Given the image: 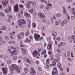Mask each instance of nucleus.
Wrapping results in <instances>:
<instances>
[{"mask_svg": "<svg viewBox=\"0 0 75 75\" xmlns=\"http://www.w3.org/2000/svg\"><path fill=\"white\" fill-rule=\"evenodd\" d=\"M9 69L10 72H13L14 70H16L17 72H20V70L17 66L16 64H11L9 66Z\"/></svg>", "mask_w": 75, "mask_h": 75, "instance_id": "1", "label": "nucleus"}, {"mask_svg": "<svg viewBox=\"0 0 75 75\" xmlns=\"http://www.w3.org/2000/svg\"><path fill=\"white\" fill-rule=\"evenodd\" d=\"M8 49L9 52H10L12 56H13L15 54V53L16 52V51H17V49L12 46H10L8 47Z\"/></svg>", "mask_w": 75, "mask_h": 75, "instance_id": "2", "label": "nucleus"}, {"mask_svg": "<svg viewBox=\"0 0 75 75\" xmlns=\"http://www.w3.org/2000/svg\"><path fill=\"white\" fill-rule=\"evenodd\" d=\"M18 23L20 27H21V25L22 24H26V22L24 19H21L18 21Z\"/></svg>", "mask_w": 75, "mask_h": 75, "instance_id": "3", "label": "nucleus"}, {"mask_svg": "<svg viewBox=\"0 0 75 75\" xmlns=\"http://www.w3.org/2000/svg\"><path fill=\"white\" fill-rule=\"evenodd\" d=\"M52 42H50L47 45V49L48 50H50V51L52 50Z\"/></svg>", "mask_w": 75, "mask_h": 75, "instance_id": "4", "label": "nucleus"}, {"mask_svg": "<svg viewBox=\"0 0 75 75\" xmlns=\"http://www.w3.org/2000/svg\"><path fill=\"white\" fill-rule=\"evenodd\" d=\"M40 38V35L38 34L35 33L34 34V38L36 41H38L39 38Z\"/></svg>", "mask_w": 75, "mask_h": 75, "instance_id": "5", "label": "nucleus"}, {"mask_svg": "<svg viewBox=\"0 0 75 75\" xmlns=\"http://www.w3.org/2000/svg\"><path fill=\"white\" fill-rule=\"evenodd\" d=\"M14 10L15 12H18V10H19V9L18 8V5L17 4L15 5L14 7Z\"/></svg>", "mask_w": 75, "mask_h": 75, "instance_id": "6", "label": "nucleus"}, {"mask_svg": "<svg viewBox=\"0 0 75 75\" xmlns=\"http://www.w3.org/2000/svg\"><path fill=\"white\" fill-rule=\"evenodd\" d=\"M49 62H50V59H47L46 61V64L47 68H48L50 67V64L49 63Z\"/></svg>", "mask_w": 75, "mask_h": 75, "instance_id": "7", "label": "nucleus"}, {"mask_svg": "<svg viewBox=\"0 0 75 75\" xmlns=\"http://www.w3.org/2000/svg\"><path fill=\"white\" fill-rule=\"evenodd\" d=\"M2 70L3 71V73H4L5 75L7 74V68L5 67H3L2 68Z\"/></svg>", "mask_w": 75, "mask_h": 75, "instance_id": "8", "label": "nucleus"}, {"mask_svg": "<svg viewBox=\"0 0 75 75\" xmlns=\"http://www.w3.org/2000/svg\"><path fill=\"white\" fill-rule=\"evenodd\" d=\"M38 16L40 17H42V18H44L45 17V16L44 14L43 13H39L38 14Z\"/></svg>", "mask_w": 75, "mask_h": 75, "instance_id": "9", "label": "nucleus"}, {"mask_svg": "<svg viewBox=\"0 0 75 75\" xmlns=\"http://www.w3.org/2000/svg\"><path fill=\"white\" fill-rule=\"evenodd\" d=\"M38 54V52L37 50H34L33 53V55L34 57H35V56L37 55V54Z\"/></svg>", "mask_w": 75, "mask_h": 75, "instance_id": "10", "label": "nucleus"}, {"mask_svg": "<svg viewBox=\"0 0 75 75\" xmlns=\"http://www.w3.org/2000/svg\"><path fill=\"white\" fill-rule=\"evenodd\" d=\"M23 60L25 61L26 62H27L28 63H30V60L27 57H25L24 58Z\"/></svg>", "mask_w": 75, "mask_h": 75, "instance_id": "11", "label": "nucleus"}, {"mask_svg": "<svg viewBox=\"0 0 75 75\" xmlns=\"http://www.w3.org/2000/svg\"><path fill=\"white\" fill-rule=\"evenodd\" d=\"M8 8L9 9V10L7 9H5V13H9V11H10V10H11V7L9 6L8 7Z\"/></svg>", "mask_w": 75, "mask_h": 75, "instance_id": "12", "label": "nucleus"}, {"mask_svg": "<svg viewBox=\"0 0 75 75\" xmlns=\"http://www.w3.org/2000/svg\"><path fill=\"white\" fill-rule=\"evenodd\" d=\"M30 74L31 75H35L36 74V71L35 70H34L33 71H30Z\"/></svg>", "mask_w": 75, "mask_h": 75, "instance_id": "13", "label": "nucleus"}, {"mask_svg": "<svg viewBox=\"0 0 75 75\" xmlns=\"http://www.w3.org/2000/svg\"><path fill=\"white\" fill-rule=\"evenodd\" d=\"M21 51H22L23 52V54L24 55H25V54H26L27 52H26V50L25 49H23V48H21Z\"/></svg>", "mask_w": 75, "mask_h": 75, "instance_id": "14", "label": "nucleus"}, {"mask_svg": "<svg viewBox=\"0 0 75 75\" xmlns=\"http://www.w3.org/2000/svg\"><path fill=\"white\" fill-rule=\"evenodd\" d=\"M2 4L4 6H6V4H7V2L6 1H3L2 2Z\"/></svg>", "mask_w": 75, "mask_h": 75, "instance_id": "15", "label": "nucleus"}, {"mask_svg": "<svg viewBox=\"0 0 75 75\" xmlns=\"http://www.w3.org/2000/svg\"><path fill=\"white\" fill-rule=\"evenodd\" d=\"M52 75H57L58 74V71H52Z\"/></svg>", "mask_w": 75, "mask_h": 75, "instance_id": "16", "label": "nucleus"}, {"mask_svg": "<svg viewBox=\"0 0 75 75\" xmlns=\"http://www.w3.org/2000/svg\"><path fill=\"white\" fill-rule=\"evenodd\" d=\"M71 13L72 14H74V16H75V9L74 8L72 9H71Z\"/></svg>", "mask_w": 75, "mask_h": 75, "instance_id": "17", "label": "nucleus"}, {"mask_svg": "<svg viewBox=\"0 0 75 75\" xmlns=\"http://www.w3.org/2000/svg\"><path fill=\"white\" fill-rule=\"evenodd\" d=\"M34 9H30L29 10V12L30 13H33L34 12Z\"/></svg>", "mask_w": 75, "mask_h": 75, "instance_id": "18", "label": "nucleus"}, {"mask_svg": "<svg viewBox=\"0 0 75 75\" xmlns=\"http://www.w3.org/2000/svg\"><path fill=\"white\" fill-rule=\"evenodd\" d=\"M24 72L25 73H27L28 72V69H26V68H24Z\"/></svg>", "mask_w": 75, "mask_h": 75, "instance_id": "19", "label": "nucleus"}, {"mask_svg": "<svg viewBox=\"0 0 75 75\" xmlns=\"http://www.w3.org/2000/svg\"><path fill=\"white\" fill-rule=\"evenodd\" d=\"M52 63H53V64H50V67H52V66H54L55 65H56V63H55V62H53Z\"/></svg>", "mask_w": 75, "mask_h": 75, "instance_id": "20", "label": "nucleus"}, {"mask_svg": "<svg viewBox=\"0 0 75 75\" xmlns=\"http://www.w3.org/2000/svg\"><path fill=\"white\" fill-rule=\"evenodd\" d=\"M53 36H56L57 35V33L53 32L52 33Z\"/></svg>", "mask_w": 75, "mask_h": 75, "instance_id": "21", "label": "nucleus"}, {"mask_svg": "<svg viewBox=\"0 0 75 75\" xmlns=\"http://www.w3.org/2000/svg\"><path fill=\"white\" fill-rule=\"evenodd\" d=\"M72 38L73 40H74V41H73V42L75 43V35H72Z\"/></svg>", "mask_w": 75, "mask_h": 75, "instance_id": "22", "label": "nucleus"}, {"mask_svg": "<svg viewBox=\"0 0 75 75\" xmlns=\"http://www.w3.org/2000/svg\"><path fill=\"white\" fill-rule=\"evenodd\" d=\"M63 9H64L63 10V12L64 14H67V12H66V11H65V7L63 6Z\"/></svg>", "mask_w": 75, "mask_h": 75, "instance_id": "23", "label": "nucleus"}, {"mask_svg": "<svg viewBox=\"0 0 75 75\" xmlns=\"http://www.w3.org/2000/svg\"><path fill=\"white\" fill-rule=\"evenodd\" d=\"M24 14L26 16V17H28V16H30V14L26 12L24 13Z\"/></svg>", "mask_w": 75, "mask_h": 75, "instance_id": "24", "label": "nucleus"}, {"mask_svg": "<svg viewBox=\"0 0 75 75\" xmlns=\"http://www.w3.org/2000/svg\"><path fill=\"white\" fill-rule=\"evenodd\" d=\"M11 62V60H9L7 62V64L8 65H9V64H10Z\"/></svg>", "mask_w": 75, "mask_h": 75, "instance_id": "25", "label": "nucleus"}, {"mask_svg": "<svg viewBox=\"0 0 75 75\" xmlns=\"http://www.w3.org/2000/svg\"><path fill=\"white\" fill-rule=\"evenodd\" d=\"M69 40L70 41V42H72V39L71 37H69Z\"/></svg>", "mask_w": 75, "mask_h": 75, "instance_id": "26", "label": "nucleus"}, {"mask_svg": "<svg viewBox=\"0 0 75 75\" xmlns=\"http://www.w3.org/2000/svg\"><path fill=\"white\" fill-rule=\"evenodd\" d=\"M32 24L33 27H34V28H35V27H36V23H33Z\"/></svg>", "mask_w": 75, "mask_h": 75, "instance_id": "27", "label": "nucleus"}, {"mask_svg": "<svg viewBox=\"0 0 75 75\" xmlns=\"http://www.w3.org/2000/svg\"><path fill=\"white\" fill-rule=\"evenodd\" d=\"M10 2L11 4H14V1L13 0H11L10 1Z\"/></svg>", "mask_w": 75, "mask_h": 75, "instance_id": "28", "label": "nucleus"}, {"mask_svg": "<svg viewBox=\"0 0 75 75\" xmlns=\"http://www.w3.org/2000/svg\"><path fill=\"white\" fill-rule=\"evenodd\" d=\"M71 55V53L70 52H68V54L67 55V58H69L70 57V55Z\"/></svg>", "mask_w": 75, "mask_h": 75, "instance_id": "29", "label": "nucleus"}, {"mask_svg": "<svg viewBox=\"0 0 75 75\" xmlns=\"http://www.w3.org/2000/svg\"><path fill=\"white\" fill-rule=\"evenodd\" d=\"M60 44L62 45V46H63L65 45V42H61L60 43Z\"/></svg>", "mask_w": 75, "mask_h": 75, "instance_id": "30", "label": "nucleus"}, {"mask_svg": "<svg viewBox=\"0 0 75 75\" xmlns=\"http://www.w3.org/2000/svg\"><path fill=\"white\" fill-rule=\"evenodd\" d=\"M57 67H59V68H61V64L60 63H59L57 64Z\"/></svg>", "mask_w": 75, "mask_h": 75, "instance_id": "31", "label": "nucleus"}, {"mask_svg": "<svg viewBox=\"0 0 75 75\" xmlns=\"http://www.w3.org/2000/svg\"><path fill=\"white\" fill-rule=\"evenodd\" d=\"M0 14L1 16L3 17H4L5 16V15H4V14L3 13V12H1L0 13Z\"/></svg>", "mask_w": 75, "mask_h": 75, "instance_id": "32", "label": "nucleus"}, {"mask_svg": "<svg viewBox=\"0 0 75 75\" xmlns=\"http://www.w3.org/2000/svg\"><path fill=\"white\" fill-rule=\"evenodd\" d=\"M16 59H17V56H14L13 57V60H15Z\"/></svg>", "mask_w": 75, "mask_h": 75, "instance_id": "33", "label": "nucleus"}, {"mask_svg": "<svg viewBox=\"0 0 75 75\" xmlns=\"http://www.w3.org/2000/svg\"><path fill=\"white\" fill-rule=\"evenodd\" d=\"M26 41H28V42H31V40H29L28 38H27L26 39Z\"/></svg>", "mask_w": 75, "mask_h": 75, "instance_id": "34", "label": "nucleus"}, {"mask_svg": "<svg viewBox=\"0 0 75 75\" xmlns=\"http://www.w3.org/2000/svg\"><path fill=\"white\" fill-rule=\"evenodd\" d=\"M57 51L58 52H59V53H61V52L60 51V50H59V49H57Z\"/></svg>", "mask_w": 75, "mask_h": 75, "instance_id": "35", "label": "nucleus"}, {"mask_svg": "<svg viewBox=\"0 0 75 75\" xmlns=\"http://www.w3.org/2000/svg\"><path fill=\"white\" fill-rule=\"evenodd\" d=\"M46 53V50H45V51H44L43 52H42L41 53V54L42 55V54H45Z\"/></svg>", "mask_w": 75, "mask_h": 75, "instance_id": "36", "label": "nucleus"}, {"mask_svg": "<svg viewBox=\"0 0 75 75\" xmlns=\"http://www.w3.org/2000/svg\"><path fill=\"white\" fill-rule=\"evenodd\" d=\"M46 53V50H45V51H44L43 52H42L41 53V54L42 55V54H45Z\"/></svg>", "mask_w": 75, "mask_h": 75, "instance_id": "37", "label": "nucleus"}, {"mask_svg": "<svg viewBox=\"0 0 75 75\" xmlns=\"http://www.w3.org/2000/svg\"><path fill=\"white\" fill-rule=\"evenodd\" d=\"M18 39H20V38H21V36L20 34H18Z\"/></svg>", "mask_w": 75, "mask_h": 75, "instance_id": "38", "label": "nucleus"}, {"mask_svg": "<svg viewBox=\"0 0 75 75\" xmlns=\"http://www.w3.org/2000/svg\"><path fill=\"white\" fill-rule=\"evenodd\" d=\"M38 69L39 71H42V68L40 67H39Z\"/></svg>", "mask_w": 75, "mask_h": 75, "instance_id": "39", "label": "nucleus"}, {"mask_svg": "<svg viewBox=\"0 0 75 75\" xmlns=\"http://www.w3.org/2000/svg\"><path fill=\"white\" fill-rule=\"evenodd\" d=\"M30 71H34V67H30Z\"/></svg>", "mask_w": 75, "mask_h": 75, "instance_id": "40", "label": "nucleus"}, {"mask_svg": "<svg viewBox=\"0 0 75 75\" xmlns=\"http://www.w3.org/2000/svg\"><path fill=\"white\" fill-rule=\"evenodd\" d=\"M67 19H65L64 21H63V23H64V24H66V23H67Z\"/></svg>", "mask_w": 75, "mask_h": 75, "instance_id": "41", "label": "nucleus"}, {"mask_svg": "<svg viewBox=\"0 0 75 75\" xmlns=\"http://www.w3.org/2000/svg\"><path fill=\"white\" fill-rule=\"evenodd\" d=\"M19 7L20 8H23V7H24V6H23V5H20L19 6Z\"/></svg>", "mask_w": 75, "mask_h": 75, "instance_id": "42", "label": "nucleus"}, {"mask_svg": "<svg viewBox=\"0 0 75 75\" xmlns=\"http://www.w3.org/2000/svg\"><path fill=\"white\" fill-rule=\"evenodd\" d=\"M57 41H60V40H61V38L59 37H58L57 38Z\"/></svg>", "mask_w": 75, "mask_h": 75, "instance_id": "43", "label": "nucleus"}, {"mask_svg": "<svg viewBox=\"0 0 75 75\" xmlns=\"http://www.w3.org/2000/svg\"><path fill=\"white\" fill-rule=\"evenodd\" d=\"M27 3L29 4H31V3H33V2L31 1H27Z\"/></svg>", "mask_w": 75, "mask_h": 75, "instance_id": "44", "label": "nucleus"}, {"mask_svg": "<svg viewBox=\"0 0 75 75\" xmlns=\"http://www.w3.org/2000/svg\"><path fill=\"white\" fill-rule=\"evenodd\" d=\"M26 6H27V8H30V4H26Z\"/></svg>", "mask_w": 75, "mask_h": 75, "instance_id": "45", "label": "nucleus"}, {"mask_svg": "<svg viewBox=\"0 0 75 75\" xmlns=\"http://www.w3.org/2000/svg\"><path fill=\"white\" fill-rule=\"evenodd\" d=\"M47 6H50V7H52V4H47Z\"/></svg>", "mask_w": 75, "mask_h": 75, "instance_id": "46", "label": "nucleus"}, {"mask_svg": "<svg viewBox=\"0 0 75 75\" xmlns=\"http://www.w3.org/2000/svg\"><path fill=\"white\" fill-rule=\"evenodd\" d=\"M49 55H51L52 54V52L51 51H49L48 52Z\"/></svg>", "mask_w": 75, "mask_h": 75, "instance_id": "47", "label": "nucleus"}, {"mask_svg": "<svg viewBox=\"0 0 75 75\" xmlns=\"http://www.w3.org/2000/svg\"><path fill=\"white\" fill-rule=\"evenodd\" d=\"M36 5V3L35 2H33L32 4L33 6H35Z\"/></svg>", "mask_w": 75, "mask_h": 75, "instance_id": "48", "label": "nucleus"}, {"mask_svg": "<svg viewBox=\"0 0 75 75\" xmlns=\"http://www.w3.org/2000/svg\"><path fill=\"white\" fill-rule=\"evenodd\" d=\"M20 12L21 13V14H23V11L22 10H21L20 11Z\"/></svg>", "mask_w": 75, "mask_h": 75, "instance_id": "49", "label": "nucleus"}, {"mask_svg": "<svg viewBox=\"0 0 75 75\" xmlns=\"http://www.w3.org/2000/svg\"><path fill=\"white\" fill-rule=\"evenodd\" d=\"M67 60L69 61H71V58H68L67 59Z\"/></svg>", "mask_w": 75, "mask_h": 75, "instance_id": "50", "label": "nucleus"}, {"mask_svg": "<svg viewBox=\"0 0 75 75\" xmlns=\"http://www.w3.org/2000/svg\"><path fill=\"white\" fill-rule=\"evenodd\" d=\"M25 34L26 36H27V35H28L29 34V31H28L27 33H26Z\"/></svg>", "mask_w": 75, "mask_h": 75, "instance_id": "51", "label": "nucleus"}, {"mask_svg": "<svg viewBox=\"0 0 75 75\" xmlns=\"http://www.w3.org/2000/svg\"><path fill=\"white\" fill-rule=\"evenodd\" d=\"M61 15L60 14H56L57 17H60Z\"/></svg>", "mask_w": 75, "mask_h": 75, "instance_id": "52", "label": "nucleus"}, {"mask_svg": "<svg viewBox=\"0 0 75 75\" xmlns=\"http://www.w3.org/2000/svg\"><path fill=\"white\" fill-rule=\"evenodd\" d=\"M53 69H54V70H56L57 71V68L56 67H54L53 68Z\"/></svg>", "mask_w": 75, "mask_h": 75, "instance_id": "53", "label": "nucleus"}, {"mask_svg": "<svg viewBox=\"0 0 75 75\" xmlns=\"http://www.w3.org/2000/svg\"><path fill=\"white\" fill-rule=\"evenodd\" d=\"M28 22L29 23L28 24H31V21L30 20H28Z\"/></svg>", "mask_w": 75, "mask_h": 75, "instance_id": "54", "label": "nucleus"}, {"mask_svg": "<svg viewBox=\"0 0 75 75\" xmlns=\"http://www.w3.org/2000/svg\"><path fill=\"white\" fill-rule=\"evenodd\" d=\"M10 38H11V39H14V37L10 36Z\"/></svg>", "mask_w": 75, "mask_h": 75, "instance_id": "55", "label": "nucleus"}, {"mask_svg": "<svg viewBox=\"0 0 75 75\" xmlns=\"http://www.w3.org/2000/svg\"><path fill=\"white\" fill-rule=\"evenodd\" d=\"M46 8L47 10H49L50 9V8L49 7H46Z\"/></svg>", "mask_w": 75, "mask_h": 75, "instance_id": "56", "label": "nucleus"}, {"mask_svg": "<svg viewBox=\"0 0 75 75\" xmlns=\"http://www.w3.org/2000/svg\"><path fill=\"white\" fill-rule=\"evenodd\" d=\"M28 28H30L31 27V24H28Z\"/></svg>", "mask_w": 75, "mask_h": 75, "instance_id": "57", "label": "nucleus"}, {"mask_svg": "<svg viewBox=\"0 0 75 75\" xmlns=\"http://www.w3.org/2000/svg\"><path fill=\"white\" fill-rule=\"evenodd\" d=\"M71 1H72V0H67V3H68L69 2H71Z\"/></svg>", "mask_w": 75, "mask_h": 75, "instance_id": "58", "label": "nucleus"}, {"mask_svg": "<svg viewBox=\"0 0 75 75\" xmlns=\"http://www.w3.org/2000/svg\"><path fill=\"white\" fill-rule=\"evenodd\" d=\"M30 39H33V36H32V35H30Z\"/></svg>", "mask_w": 75, "mask_h": 75, "instance_id": "59", "label": "nucleus"}, {"mask_svg": "<svg viewBox=\"0 0 75 75\" xmlns=\"http://www.w3.org/2000/svg\"><path fill=\"white\" fill-rule=\"evenodd\" d=\"M41 50H42V49H38V51L39 52H41Z\"/></svg>", "mask_w": 75, "mask_h": 75, "instance_id": "60", "label": "nucleus"}, {"mask_svg": "<svg viewBox=\"0 0 75 75\" xmlns=\"http://www.w3.org/2000/svg\"><path fill=\"white\" fill-rule=\"evenodd\" d=\"M55 22H56V25H59V23H58V22H57V21H56Z\"/></svg>", "mask_w": 75, "mask_h": 75, "instance_id": "61", "label": "nucleus"}, {"mask_svg": "<svg viewBox=\"0 0 75 75\" xmlns=\"http://www.w3.org/2000/svg\"><path fill=\"white\" fill-rule=\"evenodd\" d=\"M67 72H69V70L68 68H67Z\"/></svg>", "mask_w": 75, "mask_h": 75, "instance_id": "62", "label": "nucleus"}, {"mask_svg": "<svg viewBox=\"0 0 75 75\" xmlns=\"http://www.w3.org/2000/svg\"><path fill=\"white\" fill-rule=\"evenodd\" d=\"M42 39L43 40V39H44L43 37H42L40 38V39L39 40L40 41H41Z\"/></svg>", "mask_w": 75, "mask_h": 75, "instance_id": "63", "label": "nucleus"}, {"mask_svg": "<svg viewBox=\"0 0 75 75\" xmlns=\"http://www.w3.org/2000/svg\"><path fill=\"white\" fill-rule=\"evenodd\" d=\"M35 57H36V58H39V57L37 56V55H36L35 56Z\"/></svg>", "mask_w": 75, "mask_h": 75, "instance_id": "64", "label": "nucleus"}]
</instances>
